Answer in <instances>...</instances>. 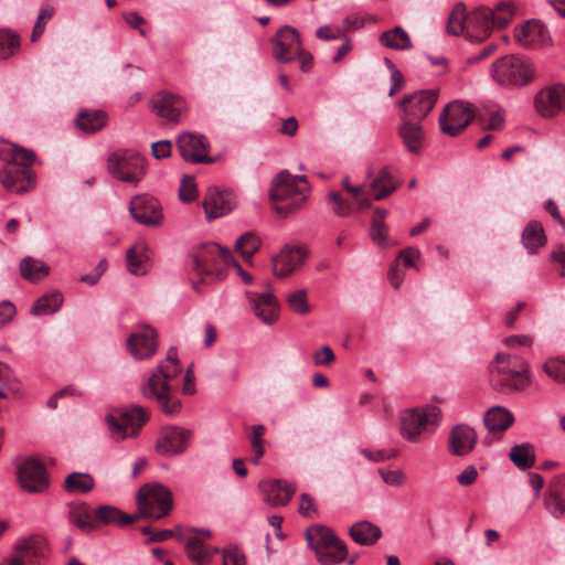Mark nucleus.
<instances>
[{"instance_id":"f257e3e1","label":"nucleus","mask_w":565,"mask_h":565,"mask_svg":"<svg viewBox=\"0 0 565 565\" xmlns=\"http://www.w3.org/2000/svg\"><path fill=\"white\" fill-rule=\"evenodd\" d=\"M308 193L306 175H294L282 170L273 179L269 196L276 213L280 217H288L305 206Z\"/></svg>"},{"instance_id":"f03ea898","label":"nucleus","mask_w":565,"mask_h":565,"mask_svg":"<svg viewBox=\"0 0 565 565\" xmlns=\"http://www.w3.org/2000/svg\"><path fill=\"white\" fill-rule=\"evenodd\" d=\"M490 385L500 393L524 391L531 384L529 364L521 356L498 353L490 364Z\"/></svg>"},{"instance_id":"7ed1b4c3","label":"nucleus","mask_w":565,"mask_h":565,"mask_svg":"<svg viewBox=\"0 0 565 565\" xmlns=\"http://www.w3.org/2000/svg\"><path fill=\"white\" fill-rule=\"evenodd\" d=\"M233 255L230 249L214 243L194 246L188 254L186 267L201 276L224 278V266H230Z\"/></svg>"},{"instance_id":"20e7f679","label":"nucleus","mask_w":565,"mask_h":565,"mask_svg":"<svg viewBox=\"0 0 565 565\" xmlns=\"http://www.w3.org/2000/svg\"><path fill=\"white\" fill-rule=\"evenodd\" d=\"M305 536L308 546L315 551L317 561L321 565L339 564L347 559V544L332 529L315 525L306 531Z\"/></svg>"},{"instance_id":"39448f33","label":"nucleus","mask_w":565,"mask_h":565,"mask_svg":"<svg viewBox=\"0 0 565 565\" xmlns=\"http://www.w3.org/2000/svg\"><path fill=\"white\" fill-rule=\"evenodd\" d=\"M493 81L502 87H521L534 77L532 63L520 55H505L498 58L491 68Z\"/></svg>"},{"instance_id":"423d86ee","label":"nucleus","mask_w":565,"mask_h":565,"mask_svg":"<svg viewBox=\"0 0 565 565\" xmlns=\"http://www.w3.org/2000/svg\"><path fill=\"white\" fill-rule=\"evenodd\" d=\"M440 419L441 412L434 405L422 409H406L399 416L401 434L407 440L416 443L428 427L437 426Z\"/></svg>"},{"instance_id":"0eeeda50","label":"nucleus","mask_w":565,"mask_h":565,"mask_svg":"<svg viewBox=\"0 0 565 565\" xmlns=\"http://www.w3.org/2000/svg\"><path fill=\"white\" fill-rule=\"evenodd\" d=\"M476 117L471 104L460 100L449 103L439 117L441 131L450 137L460 135Z\"/></svg>"},{"instance_id":"6e6552de","label":"nucleus","mask_w":565,"mask_h":565,"mask_svg":"<svg viewBox=\"0 0 565 565\" xmlns=\"http://www.w3.org/2000/svg\"><path fill=\"white\" fill-rule=\"evenodd\" d=\"M270 43L273 57L284 64L295 61L303 46L300 32L291 25L280 26Z\"/></svg>"},{"instance_id":"1a4fd4ad","label":"nucleus","mask_w":565,"mask_h":565,"mask_svg":"<svg viewBox=\"0 0 565 565\" xmlns=\"http://www.w3.org/2000/svg\"><path fill=\"white\" fill-rule=\"evenodd\" d=\"M175 147L180 157L189 163H212L214 159L209 156L210 142L201 134L183 131L175 139Z\"/></svg>"},{"instance_id":"9d476101","label":"nucleus","mask_w":565,"mask_h":565,"mask_svg":"<svg viewBox=\"0 0 565 565\" xmlns=\"http://www.w3.org/2000/svg\"><path fill=\"white\" fill-rule=\"evenodd\" d=\"M172 507V493L167 487L159 482L143 484V518H164Z\"/></svg>"},{"instance_id":"9b49d317","label":"nucleus","mask_w":565,"mask_h":565,"mask_svg":"<svg viewBox=\"0 0 565 565\" xmlns=\"http://www.w3.org/2000/svg\"><path fill=\"white\" fill-rule=\"evenodd\" d=\"M149 109L168 122L178 124L186 111L185 100L164 90L156 93L148 102Z\"/></svg>"},{"instance_id":"f8f14e48","label":"nucleus","mask_w":565,"mask_h":565,"mask_svg":"<svg viewBox=\"0 0 565 565\" xmlns=\"http://www.w3.org/2000/svg\"><path fill=\"white\" fill-rule=\"evenodd\" d=\"M107 166L109 172L116 179L128 183H137L141 158L134 151H116L108 157Z\"/></svg>"},{"instance_id":"ddd939ff","label":"nucleus","mask_w":565,"mask_h":565,"mask_svg":"<svg viewBox=\"0 0 565 565\" xmlns=\"http://www.w3.org/2000/svg\"><path fill=\"white\" fill-rule=\"evenodd\" d=\"M437 98L436 89L419 90L405 96L401 102L403 118L420 121L430 113Z\"/></svg>"},{"instance_id":"4468645a","label":"nucleus","mask_w":565,"mask_h":565,"mask_svg":"<svg viewBox=\"0 0 565 565\" xmlns=\"http://www.w3.org/2000/svg\"><path fill=\"white\" fill-rule=\"evenodd\" d=\"M18 480L20 486L29 492H43L49 487L45 468L35 458H28L19 465Z\"/></svg>"},{"instance_id":"2eb2a0df","label":"nucleus","mask_w":565,"mask_h":565,"mask_svg":"<svg viewBox=\"0 0 565 565\" xmlns=\"http://www.w3.org/2000/svg\"><path fill=\"white\" fill-rule=\"evenodd\" d=\"M536 111L545 117L553 118L559 113H565V85L555 84L542 88L534 99Z\"/></svg>"},{"instance_id":"dca6fc26","label":"nucleus","mask_w":565,"mask_h":565,"mask_svg":"<svg viewBox=\"0 0 565 565\" xmlns=\"http://www.w3.org/2000/svg\"><path fill=\"white\" fill-rule=\"evenodd\" d=\"M0 182L7 191L23 194L34 188L35 174L31 168L8 164L0 171Z\"/></svg>"},{"instance_id":"f3484780","label":"nucleus","mask_w":565,"mask_h":565,"mask_svg":"<svg viewBox=\"0 0 565 565\" xmlns=\"http://www.w3.org/2000/svg\"><path fill=\"white\" fill-rule=\"evenodd\" d=\"M106 423L111 437L117 441L135 436L141 428V407L136 406L130 411H126L120 414L119 418L109 414L106 416Z\"/></svg>"},{"instance_id":"a211bd4d","label":"nucleus","mask_w":565,"mask_h":565,"mask_svg":"<svg viewBox=\"0 0 565 565\" xmlns=\"http://www.w3.org/2000/svg\"><path fill=\"white\" fill-rule=\"evenodd\" d=\"M543 505L552 518L556 520L565 518V471L548 480Z\"/></svg>"},{"instance_id":"6ab92c4d","label":"nucleus","mask_w":565,"mask_h":565,"mask_svg":"<svg viewBox=\"0 0 565 565\" xmlns=\"http://www.w3.org/2000/svg\"><path fill=\"white\" fill-rule=\"evenodd\" d=\"M192 436L191 430L179 426L163 427L158 437L156 448L162 455L182 454Z\"/></svg>"},{"instance_id":"aec40b11","label":"nucleus","mask_w":565,"mask_h":565,"mask_svg":"<svg viewBox=\"0 0 565 565\" xmlns=\"http://www.w3.org/2000/svg\"><path fill=\"white\" fill-rule=\"evenodd\" d=\"M236 206L235 194L231 191H220L217 188H209L203 200L205 216L209 220L222 217Z\"/></svg>"},{"instance_id":"412c9836","label":"nucleus","mask_w":565,"mask_h":565,"mask_svg":"<svg viewBox=\"0 0 565 565\" xmlns=\"http://www.w3.org/2000/svg\"><path fill=\"white\" fill-rule=\"evenodd\" d=\"M249 306L255 316L265 324H273L279 318V306L276 297L270 291L246 292Z\"/></svg>"},{"instance_id":"4be33fe9","label":"nucleus","mask_w":565,"mask_h":565,"mask_svg":"<svg viewBox=\"0 0 565 565\" xmlns=\"http://www.w3.org/2000/svg\"><path fill=\"white\" fill-rule=\"evenodd\" d=\"M137 511L134 514H127L113 505H100L95 511V520L103 524H114L118 526H126L141 515V488L136 491Z\"/></svg>"},{"instance_id":"5701e85b","label":"nucleus","mask_w":565,"mask_h":565,"mask_svg":"<svg viewBox=\"0 0 565 565\" xmlns=\"http://www.w3.org/2000/svg\"><path fill=\"white\" fill-rule=\"evenodd\" d=\"M493 29L490 9L480 7L468 14L467 36L471 41H483L490 36Z\"/></svg>"},{"instance_id":"b1692460","label":"nucleus","mask_w":565,"mask_h":565,"mask_svg":"<svg viewBox=\"0 0 565 565\" xmlns=\"http://www.w3.org/2000/svg\"><path fill=\"white\" fill-rule=\"evenodd\" d=\"M264 501L271 507H284L289 503L296 488L281 480H265L259 482Z\"/></svg>"},{"instance_id":"393cba45","label":"nucleus","mask_w":565,"mask_h":565,"mask_svg":"<svg viewBox=\"0 0 565 565\" xmlns=\"http://www.w3.org/2000/svg\"><path fill=\"white\" fill-rule=\"evenodd\" d=\"M307 252L303 247L286 246L274 259V274L279 278H285L295 271L302 264Z\"/></svg>"},{"instance_id":"a878e982","label":"nucleus","mask_w":565,"mask_h":565,"mask_svg":"<svg viewBox=\"0 0 565 565\" xmlns=\"http://www.w3.org/2000/svg\"><path fill=\"white\" fill-rule=\"evenodd\" d=\"M514 38L524 47H533L544 44L550 40L546 26L539 20H530L515 28Z\"/></svg>"},{"instance_id":"bb28decb","label":"nucleus","mask_w":565,"mask_h":565,"mask_svg":"<svg viewBox=\"0 0 565 565\" xmlns=\"http://www.w3.org/2000/svg\"><path fill=\"white\" fill-rule=\"evenodd\" d=\"M477 433L468 425L460 424L452 428L449 436V452L454 456H466L476 446Z\"/></svg>"},{"instance_id":"cd10ccee","label":"nucleus","mask_w":565,"mask_h":565,"mask_svg":"<svg viewBox=\"0 0 565 565\" xmlns=\"http://www.w3.org/2000/svg\"><path fill=\"white\" fill-rule=\"evenodd\" d=\"M46 540L40 535L20 537L13 545V552L18 553L28 564L34 558H42L46 554Z\"/></svg>"},{"instance_id":"c85d7f7f","label":"nucleus","mask_w":565,"mask_h":565,"mask_svg":"<svg viewBox=\"0 0 565 565\" xmlns=\"http://www.w3.org/2000/svg\"><path fill=\"white\" fill-rule=\"evenodd\" d=\"M403 124L398 128L399 137L402 138L406 149L413 153H417L424 141V131L419 121L413 122L411 119L403 118Z\"/></svg>"},{"instance_id":"c756f323","label":"nucleus","mask_w":565,"mask_h":565,"mask_svg":"<svg viewBox=\"0 0 565 565\" xmlns=\"http://www.w3.org/2000/svg\"><path fill=\"white\" fill-rule=\"evenodd\" d=\"M514 422L513 414L503 406H494L488 409L483 416V423L491 433L507 430Z\"/></svg>"},{"instance_id":"7c9ffc66","label":"nucleus","mask_w":565,"mask_h":565,"mask_svg":"<svg viewBox=\"0 0 565 565\" xmlns=\"http://www.w3.org/2000/svg\"><path fill=\"white\" fill-rule=\"evenodd\" d=\"M349 534L355 543L371 546L381 539L382 530L369 521H359L350 527Z\"/></svg>"},{"instance_id":"2f4dec72","label":"nucleus","mask_w":565,"mask_h":565,"mask_svg":"<svg viewBox=\"0 0 565 565\" xmlns=\"http://www.w3.org/2000/svg\"><path fill=\"white\" fill-rule=\"evenodd\" d=\"M108 116L98 109H82L76 117V126L86 134H94L107 124Z\"/></svg>"},{"instance_id":"473e14b6","label":"nucleus","mask_w":565,"mask_h":565,"mask_svg":"<svg viewBox=\"0 0 565 565\" xmlns=\"http://www.w3.org/2000/svg\"><path fill=\"white\" fill-rule=\"evenodd\" d=\"M379 42L383 46L395 51H408L413 47L409 34L402 26H394L382 32L379 36Z\"/></svg>"},{"instance_id":"72a5a7b5","label":"nucleus","mask_w":565,"mask_h":565,"mask_svg":"<svg viewBox=\"0 0 565 565\" xmlns=\"http://www.w3.org/2000/svg\"><path fill=\"white\" fill-rule=\"evenodd\" d=\"M371 188L375 192L374 199L380 201L391 195L398 188V182L392 174L390 168L384 167L372 180Z\"/></svg>"},{"instance_id":"f704fd0d","label":"nucleus","mask_w":565,"mask_h":565,"mask_svg":"<svg viewBox=\"0 0 565 565\" xmlns=\"http://www.w3.org/2000/svg\"><path fill=\"white\" fill-rule=\"evenodd\" d=\"M182 371L180 363L167 364L161 362L158 370L148 381V388H170V381L177 377Z\"/></svg>"},{"instance_id":"c9c22d12","label":"nucleus","mask_w":565,"mask_h":565,"mask_svg":"<svg viewBox=\"0 0 565 565\" xmlns=\"http://www.w3.org/2000/svg\"><path fill=\"white\" fill-rule=\"evenodd\" d=\"M20 273L25 280L38 282L50 274V266L40 259L26 256L20 262Z\"/></svg>"},{"instance_id":"e433bc0d","label":"nucleus","mask_w":565,"mask_h":565,"mask_svg":"<svg viewBox=\"0 0 565 565\" xmlns=\"http://www.w3.org/2000/svg\"><path fill=\"white\" fill-rule=\"evenodd\" d=\"M188 557L196 565L207 564L212 556L218 552L217 548L206 546L200 539L190 537L185 543Z\"/></svg>"},{"instance_id":"4c0bfd02","label":"nucleus","mask_w":565,"mask_h":565,"mask_svg":"<svg viewBox=\"0 0 565 565\" xmlns=\"http://www.w3.org/2000/svg\"><path fill=\"white\" fill-rule=\"evenodd\" d=\"M522 243L524 247L532 253L545 245L546 237L540 222L531 221L527 223L522 233Z\"/></svg>"},{"instance_id":"58836bf2","label":"nucleus","mask_w":565,"mask_h":565,"mask_svg":"<svg viewBox=\"0 0 565 565\" xmlns=\"http://www.w3.org/2000/svg\"><path fill=\"white\" fill-rule=\"evenodd\" d=\"M149 394L156 398L167 416L173 417L181 412L182 404L179 398L171 395L170 388H149Z\"/></svg>"},{"instance_id":"ea45409f","label":"nucleus","mask_w":565,"mask_h":565,"mask_svg":"<svg viewBox=\"0 0 565 565\" xmlns=\"http://www.w3.org/2000/svg\"><path fill=\"white\" fill-rule=\"evenodd\" d=\"M95 486L94 479L86 472H72L64 481V489L71 494H84Z\"/></svg>"},{"instance_id":"a19ab883","label":"nucleus","mask_w":565,"mask_h":565,"mask_svg":"<svg viewBox=\"0 0 565 565\" xmlns=\"http://www.w3.org/2000/svg\"><path fill=\"white\" fill-rule=\"evenodd\" d=\"M163 221L164 216L159 201L143 195V226L157 228L163 225Z\"/></svg>"},{"instance_id":"79ce46f5","label":"nucleus","mask_w":565,"mask_h":565,"mask_svg":"<svg viewBox=\"0 0 565 565\" xmlns=\"http://www.w3.org/2000/svg\"><path fill=\"white\" fill-rule=\"evenodd\" d=\"M21 36L11 29H0V60H8L19 53Z\"/></svg>"},{"instance_id":"37998d69","label":"nucleus","mask_w":565,"mask_h":565,"mask_svg":"<svg viewBox=\"0 0 565 565\" xmlns=\"http://www.w3.org/2000/svg\"><path fill=\"white\" fill-rule=\"evenodd\" d=\"M21 392V385L12 375L10 367L0 362V397L14 398Z\"/></svg>"},{"instance_id":"c03bdc74","label":"nucleus","mask_w":565,"mask_h":565,"mask_svg":"<svg viewBox=\"0 0 565 565\" xmlns=\"http://www.w3.org/2000/svg\"><path fill=\"white\" fill-rule=\"evenodd\" d=\"M63 302V296L61 292H52L45 295L36 300L31 309V313L34 316H45L56 312Z\"/></svg>"},{"instance_id":"a18cd8bd","label":"nucleus","mask_w":565,"mask_h":565,"mask_svg":"<svg viewBox=\"0 0 565 565\" xmlns=\"http://www.w3.org/2000/svg\"><path fill=\"white\" fill-rule=\"evenodd\" d=\"M68 516L71 523L77 526L83 532L88 533L96 527L95 520L92 518L89 509L85 504L72 507Z\"/></svg>"},{"instance_id":"49530a36","label":"nucleus","mask_w":565,"mask_h":565,"mask_svg":"<svg viewBox=\"0 0 565 565\" xmlns=\"http://www.w3.org/2000/svg\"><path fill=\"white\" fill-rule=\"evenodd\" d=\"M466 7L463 3H457L448 17L447 31L452 35L467 34Z\"/></svg>"},{"instance_id":"de8ad7c7","label":"nucleus","mask_w":565,"mask_h":565,"mask_svg":"<svg viewBox=\"0 0 565 565\" xmlns=\"http://www.w3.org/2000/svg\"><path fill=\"white\" fill-rule=\"evenodd\" d=\"M509 457L520 469L531 468L535 462L533 447L530 444H522L512 447Z\"/></svg>"},{"instance_id":"09e8293b","label":"nucleus","mask_w":565,"mask_h":565,"mask_svg":"<svg viewBox=\"0 0 565 565\" xmlns=\"http://www.w3.org/2000/svg\"><path fill=\"white\" fill-rule=\"evenodd\" d=\"M54 14L55 8L52 4H44L40 8L30 36L31 43H36L43 36L46 25Z\"/></svg>"},{"instance_id":"8fccbe9b","label":"nucleus","mask_w":565,"mask_h":565,"mask_svg":"<svg viewBox=\"0 0 565 565\" xmlns=\"http://www.w3.org/2000/svg\"><path fill=\"white\" fill-rule=\"evenodd\" d=\"M515 9L512 2H499L493 10H491V19L493 20L494 29L505 28L514 18Z\"/></svg>"},{"instance_id":"3c124183","label":"nucleus","mask_w":565,"mask_h":565,"mask_svg":"<svg viewBox=\"0 0 565 565\" xmlns=\"http://www.w3.org/2000/svg\"><path fill=\"white\" fill-rule=\"evenodd\" d=\"M260 245V238L255 233L247 232L236 241L235 247L245 258H250L259 249Z\"/></svg>"},{"instance_id":"603ef678","label":"nucleus","mask_w":565,"mask_h":565,"mask_svg":"<svg viewBox=\"0 0 565 565\" xmlns=\"http://www.w3.org/2000/svg\"><path fill=\"white\" fill-rule=\"evenodd\" d=\"M543 371L557 383H565V360L561 358L548 359L543 364Z\"/></svg>"},{"instance_id":"864d4df0","label":"nucleus","mask_w":565,"mask_h":565,"mask_svg":"<svg viewBox=\"0 0 565 565\" xmlns=\"http://www.w3.org/2000/svg\"><path fill=\"white\" fill-rule=\"evenodd\" d=\"M289 308L298 315H307L309 312V305L307 301L306 290H296L289 294L286 298Z\"/></svg>"},{"instance_id":"5fc2aeb1","label":"nucleus","mask_w":565,"mask_h":565,"mask_svg":"<svg viewBox=\"0 0 565 565\" xmlns=\"http://www.w3.org/2000/svg\"><path fill=\"white\" fill-rule=\"evenodd\" d=\"M328 200L333 203V213L340 217L349 216L353 211L352 203L344 200L339 192H329Z\"/></svg>"},{"instance_id":"6e6d98bb","label":"nucleus","mask_w":565,"mask_h":565,"mask_svg":"<svg viewBox=\"0 0 565 565\" xmlns=\"http://www.w3.org/2000/svg\"><path fill=\"white\" fill-rule=\"evenodd\" d=\"M143 359L152 356L158 349V333L149 324H143Z\"/></svg>"},{"instance_id":"4d7b16f0","label":"nucleus","mask_w":565,"mask_h":565,"mask_svg":"<svg viewBox=\"0 0 565 565\" xmlns=\"http://www.w3.org/2000/svg\"><path fill=\"white\" fill-rule=\"evenodd\" d=\"M370 236L373 239V242L379 246H388V237L385 223L382 222L381 220H377V217H373L370 230Z\"/></svg>"},{"instance_id":"13d9d810","label":"nucleus","mask_w":565,"mask_h":565,"mask_svg":"<svg viewBox=\"0 0 565 565\" xmlns=\"http://www.w3.org/2000/svg\"><path fill=\"white\" fill-rule=\"evenodd\" d=\"M34 160L35 154L32 150L25 149L20 146L12 147V164L30 168Z\"/></svg>"},{"instance_id":"bf43d9fd","label":"nucleus","mask_w":565,"mask_h":565,"mask_svg":"<svg viewBox=\"0 0 565 565\" xmlns=\"http://www.w3.org/2000/svg\"><path fill=\"white\" fill-rule=\"evenodd\" d=\"M195 195L196 189L194 178L188 175L183 177L179 190L180 200L183 202H192L195 199Z\"/></svg>"},{"instance_id":"052dcab7","label":"nucleus","mask_w":565,"mask_h":565,"mask_svg":"<svg viewBox=\"0 0 565 565\" xmlns=\"http://www.w3.org/2000/svg\"><path fill=\"white\" fill-rule=\"evenodd\" d=\"M379 473L382 477L383 481L393 487H399L405 482V473L397 469V470H385V469H379Z\"/></svg>"},{"instance_id":"680f3d73","label":"nucleus","mask_w":565,"mask_h":565,"mask_svg":"<svg viewBox=\"0 0 565 565\" xmlns=\"http://www.w3.org/2000/svg\"><path fill=\"white\" fill-rule=\"evenodd\" d=\"M361 454L373 462H382L385 460H390L392 458H395L397 456V451L394 449L391 450H370L366 448L361 449Z\"/></svg>"},{"instance_id":"e2e57ef3","label":"nucleus","mask_w":565,"mask_h":565,"mask_svg":"<svg viewBox=\"0 0 565 565\" xmlns=\"http://www.w3.org/2000/svg\"><path fill=\"white\" fill-rule=\"evenodd\" d=\"M479 121L482 124L484 129L488 130H500L503 127V117L499 111L491 113L489 117L484 115H478Z\"/></svg>"},{"instance_id":"0e129e2a","label":"nucleus","mask_w":565,"mask_h":565,"mask_svg":"<svg viewBox=\"0 0 565 565\" xmlns=\"http://www.w3.org/2000/svg\"><path fill=\"white\" fill-rule=\"evenodd\" d=\"M265 434V426L255 425L252 429V448L254 454L258 455V457H263L264 455V439L263 436Z\"/></svg>"},{"instance_id":"69168bd1","label":"nucleus","mask_w":565,"mask_h":565,"mask_svg":"<svg viewBox=\"0 0 565 565\" xmlns=\"http://www.w3.org/2000/svg\"><path fill=\"white\" fill-rule=\"evenodd\" d=\"M171 152L172 142L170 140H159L151 145V153L158 160L170 157Z\"/></svg>"},{"instance_id":"338daca9","label":"nucleus","mask_w":565,"mask_h":565,"mask_svg":"<svg viewBox=\"0 0 565 565\" xmlns=\"http://www.w3.org/2000/svg\"><path fill=\"white\" fill-rule=\"evenodd\" d=\"M127 269L132 275H139L141 269V260L139 258L137 247L132 246L126 252Z\"/></svg>"},{"instance_id":"774afa93","label":"nucleus","mask_w":565,"mask_h":565,"mask_svg":"<svg viewBox=\"0 0 565 565\" xmlns=\"http://www.w3.org/2000/svg\"><path fill=\"white\" fill-rule=\"evenodd\" d=\"M223 565H245V556L237 548L223 552Z\"/></svg>"}]
</instances>
